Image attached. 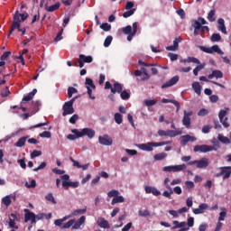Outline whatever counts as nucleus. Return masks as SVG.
I'll list each match as a JSON object with an SVG mask.
<instances>
[{
    "label": "nucleus",
    "mask_w": 231,
    "mask_h": 231,
    "mask_svg": "<svg viewBox=\"0 0 231 231\" xmlns=\"http://www.w3.org/2000/svg\"><path fill=\"white\" fill-rule=\"evenodd\" d=\"M217 149H219V143L214 146L207 144L195 145L193 151L194 152H210L212 151H217Z\"/></svg>",
    "instance_id": "nucleus-1"
},
{
    "label": "nucleus",
    "mask_w": 231,
    "mask_h": 231,
    "mask_svg": "<svg viewBox=\"0 0 231 231\" xmlns=\"http://www.w3.org/2000/svg\"><path fill=\"white\" fill-rule=\"evenodd\" d=\"M199 48L201 51H204V53H218V55L225 54V52L219 48V45H213L211 48L199 45Z\"/></svg>",
    "instance_id": "nucleus-2"
},
{
    "label": "nucleus",
    "mask_w": 231,
    "mask_h": 231,
    "mask_svg": "<svg viewBox=\"0 0 231 231\" xmlns=\"http://www.w3.org/2000/svg\"><path fill=\"white\" fill-rule=\"evenodd\" d=\"M85 86L87 88L88 95L91 100H95V96H93V89H97V86L90 78H86Z\"/></svg>",
    "instance_id": "nucleus-3"
},
{
    "label": "nucleus",
    "mask_w": 231,
    "mask_h": 231,
    "mask_svg": "<svg viewBox=\"0 0 231 231\" xmlns=\"http://www.w3.org/2000/svg\"><path fill=\"white\" fill-rule=\"evenodd\" d=\"M73 100L74 99H70L69 101L64 103L62 106V116H68V115H73V113H75V109L73 108Z\"/></svg>",
    "instance_id": "nucleus-4"
},
{
    "label": "nucleus",
    "mask_w": 231,
    "mask_h": 231,
    "mask_svg": "<svg viewBox=\"0 0 231 231\" xmlns=\"http://www.w3.org/2000/svg\"><path fill=\"white\" fill-rule=\"evenodd\" d=\"M220 171L216 174L217 178H221L223 176V180H228L231 175V166H223L219 168Z\"/></svg>",
    "instance_id": "nucleus-5"
},
{
    "label": "nucleus",
    "mask_w": 231,
    "mask_h": 231,
    "mask_svg": "<svg viewBox=\"0 0 231 231\" xmlns=\"http://www.w3.org/2000/svg\"><path fill=\"white\" fill-rule=\"evenodd\" d=\"M15 30H18L19 32H21V35L23 37V35H24V33H26V27H23L21 28V23H17V21L13 22L11 28L9 30V33H8V37H10V35H12V33H14V32Z\"/></svg>",
    "instance_id": "nucleus-6"
},
{
    "label": "nucleus",
    "mask_w": 231,
    "mask_h": 231,
    "mask_svg": "<svg viewBox=\"0 0 231 231\" xmlns=\"http://www.w3.org/2000/svg\"><path fill=\"white\" fill-rule=\"evenodd\" d=\"M189 165H197L198 169H207L208 167V159L202 158L199 161H191L189 162Z\"/></svg>",
    "instance_id": "nucleus-7"
},
{
    "label": "nucleus",
    "mask_w": 231,
    "mask_h": 231,
    "mask_svg": "<svg viewBox=\"0 0 231 231\" xmlns=\"http://www.w3.org/2000/svg\"><path fill=\"white\" fill-rule=\"evenodd\" d=\"M30 15L28 14V13L24 12L23 14H19V11H16L14 17H13V23H18L19 24H21V21L24 22L26 21V19H28Z\"/></svg>",
    "instance_id": "nucleus-8"
},
{
    "label": "nucleus",
    "mask_w": 231,
    "mask_h": 231,
    "mask_svg": "<svg viewBox=\"0 0 231 231\" xmlns=\"http://www.w3.org/2000/svg\"><path fill=\"white\" fill-rule=\"evenodd\" d=\"M62 223H63V220H61L60 218L56 219L54 221V225L56 226H60L61 229H64V228H70V226H73V224L75 223V219H70L67 223H65L64 225H62Z\"/></svg>",
    "instance_id": "nucleus-9"
},
{
    "label": "nucleus",
    "mask_w": 231,
    "mask_h": 231,
    "mask_svg": "<svg viewBox=\"0 0 231 231\" xmlns=\"http://www.w3.org/2000/svg\"><path fill=\"white\" fill-rule=\"evenodd\" d=\"M98 142H99L100 145H106L107 147H109L110 145H113V138L109 137V135H107V134L99 136Z\"/></svg>",
    "instance_id": "nucleus-10"
},
{
    "label": "nucleus",
    "mask_w": 231,
    "mask_h": 231,
    "mask_svg": "<svg viewBox=\"0 0 231 231\" xmlns=\"http://www.w3.org/2000/svg\"><path fill=\"white\" fill-rule=\"evenodd\" d=\"M138 149L151 152L154 149V142L138 144Z\"/></svg>",
    "instance_id": "nucleus-11"
},
{
    "label": "nucleus",
    "mask_w": 231,
    "mask_h": 231,
    "mask_svg": "<svg viewBox=\"0 0 231 231\" xmlns=\"http://www.w3.org/2000/svg\"><path fill=\"white\" fill-rule=\"evenodd\" d=\"M179 80H180V77L179 76L172 77L169 81H167L164 84H162V89H165V88H171V87L178 84Z\"/></svg>",
    "instance_id": "nucleus-12"
},
{
    "label": "nucleus",
    "mask_w": 231,
    "mask_h": 231,
    "mask_svg": "<svg viewBox=\"0 0 231 231\" xmlns=\"http://www.w3.org/2000/svg\"><path fill=\"white\" fill-rule=\"evenodd\" d=\"M190 116H192V112H187L186 110H184L182 124L187 128L190 127Z\"/></svg>",
    "instance_id": "nucleus-13"
},
{
    "label": "nucleus",
    "mask_w": 231,
    "mask_h": 231,
    "mask_svg": "<svg viewBox=\"0 0 231 231\" xmlns=\"http://www.w3.org/2000/svg\"><path fill=\"white\" fill-rule=\"evenodd\" d=\"M84 223H86V217L82 216L76 222L73 223L72 230H79V228H80V226H82Z\"/></svg>",
    "instance_id": "nucleus-14"
},
{
    "label": "nucleus",
    "mask_w": 231,
    "mask_h": 231,
    "mask_svg": "<svg viewBox=\"0 0 231 231\" xmlns=\"http://www.w3.org/2000/svg\"><path fill=\"white\" fill-rule=\"evenodd\" d=\"M217 30L218 32H222L225 35H226V26L225 25V19L223 18H218L217 19Z\"/></svg>",
    "instance_id": "nucleus-15"
},
{
    "label": "nucleus",
    "mask_w": 231,
    "mask_h": 231,
    "mask_svg": "<svg viewBox=\"0 0 231 231\" xmlns=\"http://www.w3.org/2000/svg\"><path fill=\"white\" fill-rule=\"evenodd\" d=\"M145 192H146V194H152L153 196H161L162 195V192L160 190H158V189L152 187V186H146Z\"/></svg>",
    "instance_id": "nucleus-16"
},
{
    "label": "nucleus",
    "mask_w": 231,
    "mask_h": 231,
    "mask_svg": "<svg viewBox=\"0 0 231 231\" xmlns=\"http://www.w3.org/2000/svg\"><path fill=\"white\" fill-rule=\"evenodd\" d=\"M162 104H173V106H176V113H178V111H180V102H178L176 99H167V98H162Z\"/></svg>",
    "instance_id": "nucleus-17"
},
{
    "label": "nucleus",
    "mask_w": 231,
    "mask_h": 231,
    "mask_svg": "<svg viewBox=\"0 0 231 231\" xmlns=\"http://www.w3.org/2000/svg\"><path fill=\"white\" fill-rule=\"evenodd\" d=\"M198 140L195 136L187 134V135H182L181 136V143L182 145H187L189 142H196Z\"/></svg>",
    "instance_id": "nucleus-18"
},
{
    "label": "nucleus",
    "mask_w": 231,
    "mask_h": 231,
    "mask_svg": "<svg viewBox=\"0 0 231 231\" xmlns=\"http://www.w3.org/2000/svg\"><path fill=\"white\" fill-rule=\"evenodd\" d=\"M97 225L98 226H100V228H111L109 221L106 220V218L104 217H100L97 219Z\"/></svg>",
    "instance_id": "nucleus-19"
},
{
    "label": "nucleus",
    "mask_w": 231,
    "mask_h": 231,
    "mask_svg": "<svg viewBox=\"0 0 231 231\" xmlns=\"http://www.w3.org/2000/svg\"><path fill=\"white\" fill-rule=\"evenodd\" d=\"M223 79V72L221 70H213L211 74H209L208 76V79H209V80H212V79Z\"/></svg>",
    "instance_id": "nucleus-20"
},
{
    "label": "nucleus",
    "mask_w": 231,
    "mask_h": 231,
    "mask_svg": "<svg viewBox=\"0 0 231 231\" xmlns=\"http://www.w3.org/2000/svg\"><path fill=\"white\" fill-rule=\"evenodd\" d=\"M123 89L124 87L122 86V84H120L119 82H116L111 88V93L115 95L116 93H120L121 91H123Z\"/></svg>",
    "instance_id": "nucleus-21"
},
{
    "label": "nucleus",
    "mask_w": 231,
    "mask_h": 231,
    "mask_svg": "<svg viewBox=\"0 0 231 231\" xmlns=\"http://www.w3.org/2000/svg\"><path fill=\"white\" fill-rule=\"evenodd\" d=\"M37 95L36 88H33L32 92H30L27 96L23 97L22 104H24V102H30V100L33 99V97Z\"/></svg>",
    "instance_id": "nucleus-22"
},
{
    "label": "nucleus",
    "mask_w": 231,
    "mask_h": 231,
    "mask_svg": "<svg viewBox=\"0 0 231 231\" xmlns=\"http://www.w3.org/2000/svg\"><path fill=\"white\" fill-rule=\"evenodd\" d=\"M172 224L174 225L172 226V230H176V228H189L187 227V222L185 221L180 222L178 220H174Z\"/></svg>",
    "instance_id": "nucleus-23"
},
{
    "label": "nucleus",
    "mask_w": 231,
    "mask_h": 231,
    "mask_svg": "<svg viewBox=\"0 0 231 231\" xmlns=\"http://www.w3.org/2000/svg\"><path fill=\"white\" fill-rule=\"evenodd\" d=\"M60 8V3H56L55 5H52L51 6H48V4H45L44 5V9L46 10V12H55Z\"/></svg>",
    "instance_id": "nucleus-24"
},
{
    "label": "nucleus",
    "mask_w": 231,
    "mask_h": 231,
    "mask_svg": "<svg viewBox=\"0 0 231 231\" xmlns=\"http://www.w3.org/2000/svg\"><path fill=\"white\" fill-rule=\"evenodd\" d=\"M69 187H72V189H77L79 187V181H63V189H65V190H68Z\"/></svg>",
    "instance_id": "nucleus-25"
},
{
    "label": "nucleus",
    "mask_w": 231,
    "mask_h": 231,
    "mask_svg": "<svg viewBox=\"0 0 231 231\" xmlns=\"http://www.w3.org/2000/svg\"><path fill=\"white\" fill-rule=\"evenodd\" d=\"M41 106H42L41 101H32V105L31 107L32 109V115H35V113H39V111L41 110Z\"/></svg>",
    "instance_id": "nucleus-26"
},
{
    "label": "nucleus",
    "mask_w": 231,
    "mask_h": 231,
    "mask_svg": "<svg viewBox=\"0 0 231 231\" xmlns=\"http://www.w3.org/2000/svg\"><path fill=\"white\" fill-rule=\"evenodd\" d=\"M83 136H88V138L95 137V130L91 128H83Z\"/></svg>",
    "instance_id": "nucleus-27"
},
{
    "label": "nucleus",
    "mask_w": 231,
    "mask_h": 231,
    "mask_svg": "<svg viewBox=\"0 0 231 231\" xmlns=\"http://www.w3.org/2000/svg\"><path fill=\"white\" fill-rule=\"evenodd\" d=\"M79 59L81 60L85 64H91V62H93V56L79 54Z\"/></svg>",
    "instance_id": "nucleus-28"
},
{
    "label": "nucleus",
    "mask_w": 231,
    "mask_h": 231,
    "mask_svg": "<svg viewBox=\"0 0 231 231\" xmlns=\"http://www.w3.org/2000/svg\"><path fill=\"white\" fill-rule=\"evenodd\" d=\"M25 215H24V222L28 223V221H31L32 217H35V213L31 212L30 209H24Z\"/></svg>",
    "instance_id": "nucleus-29"
},
{
    "label": "nucleus",
    "mask_w": 231,
    "mask_h": 231,
    "mask_svg": "<svg viewBox=\"0 0 231 231\" xmlns=\"http://www.w3.org/2000/svg\"><path fill=\"white\" fill-rule=\"evenodd\" d=\"M192 88L197 95H201V85L199 84V82H193Z\"/></svg>",
    "instance_id": "nucleus-30"
},
{
    "label": "nucleus",
    "mask_w": 231,
    "mask_h": 231,
    "mask_svg": "<svg viewBox=\"0 0 231 231\" xmlns=\"http://www.w3.org/2000/svg\"><path fill=\"white\" fill-rule=\"evenodd\" d=\"M205 66H207V63H200V64H199L193 69V75H195V77H198V74L199 73V71H201V69H204Z\"/></svg>",
    "instance_id": "nucleus-31"
},
{
    "label": "nucleus",
    "mask_w": 231,
    "mask_h": 231,
    "mask_svg": "<svg viewBox=\"0 0 231 231\" xmlns=\"http://www.w3.org/2000/svg\"><path fill=\"white\" fill-rule=\"evenodd\" d=\"M180 134H181V130H168V136H170V138H175V136Z\"/></svg>",
    "instance_id": "nucleus-32"
},
{
    "label": "nucleus",
    "mask_w": 231,
    "mask_h": 231,
    "mask_svg": "<svg viewBox=\"0 0 231 231\" xmlns=\"http://www.w3.org/2000/svg\"><path fill=\"white\" fill-rule=\"evenodd\" d=\"M125 199H124L123 196H116L112 199L111 205H116V203H124Z\"/></svg>",
    "instance_id": "nucleus-33"
},
{
    "label": "nucleus",
    "mask_w": 231,
    "mask_h": 231,
    "mask_svg": "<svg viewBox=\"0 0 231 231\" xmlns=\"http://www.w3.org/2000/svg\"><path fill=\"white\" fill-rule=\"evenodd\" d=\"M217 139L218 142H221V143H225L226 145H228V143H230V139L226 136L218 134Z\"/></svg>",
    "instance_id": "nucleus-34"
},
{
    "label": "nucleus",
    "mask_w": 231,
    "mask_h": 231,
    "mask_svg": "<svg viewBox=\"0 0 231 231\" xmlns=\"http://www.w3.org/2000/svg\"><path fill=\"white\" fill-rule=\"evenodd\" d=\"M154 160L156 162H160L162 160H165V158H167V153L166 152H161V153H156L154 156H153Z\"/></svg>",
    "instance_id": "nucleus-35"
},
{
    "label": "nucleus",
    "mask_w": 231,
    "mask_h": 231,
    "mask_svg": "<svg viewBox=\"0 0 231 231\" xmlns=\"http://www.w3.org/2000/svg\"><path fill=\"white\" fill-rule=\"evenodd\" d=\"M2 203L5 207H10L12 205V199L10 198V195H7L2 199Z\"/></svg>",
    "instance_id": "nucleus-36"
},
{
    "label": "nucleus",
    "mask_w": 231,
    "mask_h": 231,
    "mask_svg": "<svg viewBox=\"0 0 231 231\" xmlns=\"http://www.w3.org/2000/svg\"><path fill=\"white\" fill-rule=\"evenodd\" d=\"M208 20L209 23H214L216 21V10L212 9L208 14Z\"/></svg>",
    "instance_id": "nucleus-37"
},
{
    "label": "nucleus",
    "mask_w": 231,
    "mask_h": 231,
    "mask_svg": "<svg viewBox=\"0 0 231 231\" xmlns=\"http://www.w3.org/2000/svg\"><path fill=\"white\" fill-rule=\"evenodd\" d=\"M75 93H79V90L75 88L74 87H69L68 88V97L71 98Z\"/></svg>",
    "instance_id": "nucleus-38"
},
{
    "label": "nucleus",
    "mask_w": 231,
    "mask_h": 231,
    "mask_svg": "<svg viewBox=\"0 0 231 231\" xmlns=\"http://www.w3.org/2000/svg\"><path fill=\"white\" fill-rule=\"evenodd\" d=\"M185 169H187V165H185V164L174 165L173 172H180L181 171H185Z\"/></svg>",
    "instance_id": "nucleus-39"
},
{
    "label": "nucleus",
    "mask_w": 231,
    "mask_h": 231,
    "mask_svg": "<svg viewBox=\"0 0 231 231\" xmlns=\"http://www.w3.org/2000/svg\"><path fill=\"white\" fill-rule=\"evenodd\" d=\"M71 133H73L76 138H82V136H84V129H82L81 132L79 131L78 129H72Z\"/></svg>",
    "instance_id": "nucleus-40"
},
{
    "label": "nucleus",
    "mask_w": 231,
    "mask_h": 231,
    "mask_svg": "<svg viewBox=\"0 0 231 231\" xmlns=\"http://www.w3.org/2000/svg\"><path fill=\"white\" fill-rule=\"evenodd\" d=\"M211 42H219L221 41L220 33H213L210 38Z\"/></svg>",
    "instance_id": "nucleus-41"
},
{
    "label": "nucleus",
    "mask_w": 231,
    "mask_h": 231,
    "mask_svg": "<svg viewBox=\"0 0 231 231\" xmlns=\"http://www.w3.org/2000/svg\"><path fill=\"white\" fill-rule=\"evenodd\" d=\"M120 97L122 100H129V98H131V94H129V92L126 90H123L120 92Z\"/></svg>",
    "instance_id": "nucleus-42"
},
{
    "label": "nucleus",
    "mask_w": 231,
    "mask_h": 231,
    "mask_svg": "<svg viewBox=\"0 0 231 231\" xmlns=\"http://www.w3.org/2000/svg\"><path fill=\"white\" fill-rule=\"evenodd\" d=\"M24 143H26V137L20 138L15 143V147H24Z\"/></svg>",
    "instance_id": "nucleus-43"
},
{
    "label": "nucleus",
    "mask_w": 231,
    "mask_h": 231,
    "mask_svg": "<svg viewBox=\"0 0 231 231\" xmlns=\"http://www.w3.org/2000/svg\"><path fill=\"white\" fill-rule=\"evenodd\" d=\"M123 33H125V35H133V27L131 25L124 27Z\"/></svg>",
    "instance_id": "nucleus-44"
},
{
    "label": "nucleus",
    "mask_w": 231,
    "mask_h": 231,
    "mask_svg": "<svg viewBox=\"0 0 231 231\" xmlns=\"http://www.w3.org/2000/svg\"><path fill=\"white\" fill-rule=\"evenodd\" d=\"M228 107H226L224 110H220L218 113L219 120H222L226 116V113H228Z\"/></svg>",
    "instance_id": "nucleus-45"
},
{
    "label": "nucleus",
    "mask_w": 231,
    "mask_h": 231,
    "mask_svg": "<svg viewBox=\"0 0 231 231\" xmlns=\"http://www.w3.org/2000/svg\"><path fill=\"white\" fill-rule=\"evenodd\" d=\"M115 122L120 125L122 122H124V117L122 116V114L116 113L115 114Z\"/></svg>",
    "instance_id": "nucleus-46"
},
{
    "label": "nucleus",
    "mask_w": 231,
    "mask_h": 231,
    "mask_svg": "<svg viewBox=\"0 0 231 231\" xmlns=\"http://www.w3.org/2000/svg\"><path fill=\"white\" fill-rule=\"evenodd\" d=\"M111 42H113V36L108 35L104 42L105 48H109V46H111Z\"/></svg>",
    "instance_id": "nucleus-47"
},
{
    "label": "nucleus",
    "mask_w": 231,
    "mask_h": 231,
    "mask_svg": "<svg viewBox=\"0 0 231 231\" xmlns=\"http://www.w3.org/2000/svg\"><path fill=\"white\" fill-rule=\"evenodd\" d=\"M157 103H158V101L156 99L144 100V104H145V106H147V107H151L152 106H156Z\"/></svg>",
    "instance_id": "nucleus-48"
},
{
    "label": "nucleus",
    "mask_w": 231,
    "mask_h": 231,
    "mask_svg": "<svg viewBox=\"0 0 231 231\" xmlns=\"http://www.w3.org/2000/svg\"><path fill=\"white\" fill-rule=\"evenodd\" d=\"M45 199H47V201H51L54 205L57 204V200H55V197H53L52 193L47 194L46 197H45Z\"/></svg>",
    "instance_id": "nucleus-49"
},
{
    "label": "nucleus",
    "mask_w": 231,
    "mask_h": 231,
    "mask_svg": "<svg viewBox=\"0 0 231 231\" xmlns=\"http://www.w3.org/2000/svg\"><path fill=\"white\" fill-rule=\"evenodd\" d=\"M9 95H10V88H8V87H5L1 90V97L3 98L8 97Z\"/></svg>",
    "instance_id": "nucleus-50"
},
{
    "label": "nucleus",
    "mask_w": 231,
    "mask_h": 231,
    "mask_svg": "<svg viewBox=\"0 0 231 231\" xmlns=\"http://www.w3.org/2000/svg\"><path fill=\"white\" fill-rule=\"evenodd\" d=\"M134 12H136V9H130L129 11H126L123 14V17H125V19H127V17H131V15H134Z\"/></svg>",
    "instance_id": "nucleus-51"
},
{
    "label": "nucleus",
    "mask_w": 231,
    "mask_h": 231,
    "mask_svg": "<svg viewBox=\"0 0 231 231\" xmlns=\"http://www.w3.org/2000/svg\"><path fill=\"white\" fill-rule=\"evenodd\" d=\"M101 30L104 32H110L111 31V24L107 23H104L100 25Z\"/></svg>",
    "instance_id": "nucleus-52"
},
{
    "label": "nucleus",
    "mask_w": 231,
    "mask_h": 231,
    "mask_svg": "<svg viewBox=\"0 0 231 231\" xmlns=\"http://www.w3.org/2000/svg\"><path fill=\"white\" fill-rule=\"evenodd\" d=\"M138 214L141 217H148V216H151V212H149L147 209L139 210Z\"/></svg>",
    "instance_id": "nucleus-53"
},
{
    "label": "nucleus",
    "mask_w": 231,
    "mask_h": 231,
    "mask_svg": "<svg viewBox=\"0 0 231 231\" xmlns=\"http://www.w3.org/2000/svg\"><path fill=\"white\" fill-rule=\"evenodd\" d=\"M190 62H192L193 64H201V61L195 57H188V63L189 64Z\"/></svg>",
    "instance_id": "nucleus-54"
},
{
    "label": "nucleus",
    "mask_w": 231,
    "mask_h": 231,
    "mask_svg": "<svg viewBox=\"0 0 231 231\" xmlns=\"http://www.w3.org/2000/svg\"><path fill=\"white\" fill-rule=\"evenodd\" d=\"M120 194V191L116 189H112L107 193L108 198H116Z\"/></svg>",
    "instance_id": "nucleus-55"
},
{
    "label": "nucleus",
    "mask_w": 231,
    "mask_h": 231,
    "mask_svg": "<svg viewBox=\"0 0 231 231\" xmlns=\"http://www.w3.org/2000/svg\"><path fill=\"white\" fill-rule=\"evenodd\" d=\"M87 210H88V209H86V208H83V209H76V210L73 211L72 216H80V215H82V214H86Z\"/></svg>",
    "instance_id": "nucleus-56"
},
{
    "label": "nucleus",
    "mask_w": 231,
    "mask_h": 231,
    "mask_svg": "<svg viewBox=\"0 0 231 231\" xmlns=\"http://www.w3.org/2000/svg\"><path fill=\"white\" fill-rule=\"evenodd\" d=\"M220 124L226 128L228 129L230 127V124L228 123V117H225L224 119L220 120Z\"/></svg>",
    "instance_id": "nucleus-57"
},
{
    "label": "nucleus",
    "mask_w": 231,
    "mask_h": 231,
    "mask_svg": "<svg viewBox=\"0 0 231 231\" xmlns=\"http://www.w3.org/2000/svg\"><path fill=\"white\" fill-rule=\"evenodd\" d=\"M11 55H12L11 51H5L1 55L0 59L5 62V60H6V59H8Z\"/></svg>",
    "instance_id": "nucleus-58"
},
{
    "label": "nucleus",
    "mask_w": 231,
    "mask_h": 231,
    "mask_svg": "<svg viewBox=\"0 0 231 231\" xmlns=\"http://www.w3.org/2000/svg\"><path fill=\"white\" fill-rule=\"evenodd\" d=\"M209 101L212 103V104H216L219 101V97L217 95H211L209 97Z\"/></svg>",
    "instance_id": "nucleus-59"
},
{
    "label": "nucleus",
    "mask_w": 231,
    "mask_h": 231,
    "mask_svg": "<svg viewBox=\"0 0 231 231\" xmlns=\"http://www.w3.org/2000/svg\"><path fill=\"white\" fill-rule=\"evenodd\" d=\"M41 138H51V132L44 131L40 134Z\"/></svg>",
    "instance_id": "nucleus-60"
},
{
    "label": "nucleus",
    "mask_w": 231,
    "mask_h": 231,
    "mask_svg": "<svg viewBox=\"0 0 231 231\" xmlns=\"http://www.w3.org/2000/svg\"><path fill=\"white\" fill-rule=\"evenodd\" d=\"M192 28H201V23L198 20H192L191 23Z\"/></svg>",
    "instance_id": "nucleus-61"
},
{
    "label": "nucleus",
    "mask_w": 231,
    "mask_h": 231,
    "mask_svg": "<svg viewBox=\"0 0 231 231\" xmlns=\"http://www.w3.org/2000/svg\"><path fill=\"white\" fill-rule=\"evenodd\" d=\"M41 154H42V151L34 150V151L31 153V158H32V159L37 158L38 156H41Z\"/></svg>",
    "instance_id": "nucleus-62"
},
{
    "label": "nucleus",
    "mask_w": 231,
    "mask_h": 231,
    "mask_svg": "<svg viewBox=\"0 0 231 231\" xmlns=\"http://www.w3.org/2000/svg\"><path fill=\"white\" fill-rule=\"evenodd\" d=\"M168 57L171 59V62H174V60H178V54L169 52Z\"/></svg>",
    "instance_id": "nucleus-63"
},
{
    "label": "nucleus",
    "mask_w": 231,
    "mask_h": 231,
    "mask_svg": "<svg viewBox=\"0 0 231 231\" xmlns=\"http://www.w3.org/2000/svg\"><path fill=\"white\" fill-rule=\"evenodd\" d=\"M225 217H226V211H221L219 213L218 221H225Z\"/></svg>",
    "instance_id": "nucleus-64"
}]
</instances>
